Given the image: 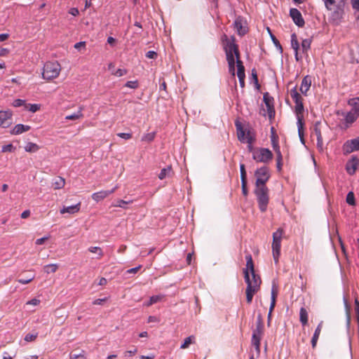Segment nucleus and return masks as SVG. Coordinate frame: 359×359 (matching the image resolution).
<instances>
[{
  "label": "nucleus",
  "mask_w": 359,
  "mask_h": 359,
  "mask_svg": "<svg viewBox=\"0 0 359 359\" xmlns=\"http://www.w3.org/2000/svg\"><path fill=\"white\" fill-rule=\"evenodd\" d=\"M34 279V276L32 275V276L27 277V278H25V279H23V278L18 279V282H19L21 284H28L30 282H32Z\"/></svg>",
  "instance_id": "3c124183"
},
{
  "label": "nucleus",
  "mask_w": 359,
  "mask_h": 359,
  "mask_svg": "<svg viewBox=\"0 0 359 359\" xmlns=\"http://www.w3.org/2000/svg\"><path fill=\"white\" fill-rule=\"evenodd\" d=\"M325 7L331 11L330 19L333 22L338 23L344 15V9L339 5H337L335 0H323Z\"/></svg>",
  "instance_id": "39448f33"
},
{
  "label": "nucleus",
  "mask_w": 359,
  "mask_h": 359,
  "mask_svg": "<svg viewBox=\"0 0 359 359\" xmlns=\"http://www.w3.org/2000/svg\"><path fill=\"white\" fill-rule=\"evenodd\" d=\"M117 135L125 140H130L132 138V133H119Z\"/></svg>",
  "instance_id": "5fc2aeb1"
},
{
  "label": "nucleus",
  "mask_w": 359,
  "mask_h": 359,
  "mask_svg": "<svg viewBox=\"0 0 359 359\" xmlns=\"http://www.w3.org/2000/svg\"><path fill=\"white\" fill-rule=\"evenodd\" d=\"M236 130H237V136L238 140L241 142H245V130L243 128L240 123H236Z\"/></svg>",
  "instance_id": "a878e982"
},
{
  "label": "nucleus",
  "mask_w": 359,
  "mask_h": 359,
  "mask_svg": "<svg viewBox=\"0 0 359 359\" xmlns=\"http://www.w3.org/2000/svg\"><path fill=\"white\" fill-rule=\"evenodd\" d=\"M354 304H355V311L356 316H357V321L359 324V301H358V298L355 299Z\"/></svg>",
  "instance_id": "6e6d98bb"
},
{
  "label": "nucleus",
  "mask_w": 359,
  "mask_h": 359,
  "mask_svg": "<svg viewBox=\"0 0 359 359\" xmlns=\"http://www.w3.org/2000/svg\"><path fill=\"white\" fill-rule=\"evenodd\" d=\"M263 333V325L262 322L261 316L258 317V323L257 325V329L253 332L252 337V343L257 348V349H259L260 341L262 339V335Z\"/></svg>",
  "instance_id": "9d476101"
},
{
  "label": "nucleus",
  "mask_w": 359,
  "mask_h": 359,
  "mask_svg": "<svg viewBox=\"0 0 359 359\" xmlns=\"http://www.w3.org/2000/svg\"><path fill=\"white\" fill-rule=\"evenodd\" d=\"M279 138L273 127L271 128V142L272 148L279 145Z\"/></svg>",
  "instance_id": "bb28decb"
},
{
  "label": "nucleus",
  "mask_w": 359,
  "mask_h": 359,
  "mask_svg": "<svg viewBox=\"0 0 359 359\" xmlns=\"http://www.w3.org/2000/svg\"><path fill=\"white\" fill-rule=\"evenodd\" d=\"M127 72L128 71L126 69H118L115 72H112V74H114L116 76L120 77L126 75Z\"/></svg>",
  "instance_id": "49530a36"
},
{
  "label": "nucleus",
  "mask_w": 359,
  "mask_h": 359,
  "mask_svg": "<svg viewBox=\"0 0 359 359\" xmlns=\"http://www.w3.org/2000/svg\"><path fill=\"white\" fill-rule=\"evenodd\" d=\"M69 13L74 16H76L79 14V11L76 8H72L69 10Z\"/></svg>",
  "instance_id": "774afa93"
},
{
  "label": "nucleus",
  "mask_w": 359,
  "mask_h": 359,
  "mask_svg": "<svg viewBox=\"0 0 359 359\" xmlns=\"http://www.w3.org/2000/svg\"><path fill=\"white\" fill-rule=\"evenodd\" d=\"M162 299V297L161 296H159V295H156V296H152L150 297V304H156L158 302H160Z\"/></svg>",
  "instance_id": "13d9d810"
},
{
  "label": "nucleus",
  "mask_w": 359,
  "mask_h": 359,
  "mask_svg": "<svg viewBox=\"0 0 359 359\" xmlns=\"http://www.w3.org/2000/svg\"><path fill=\"white\" fill-rule=\"evenodd\" d=\"M320 334V333L318 332H314L313 336L311 339V344L313 348H316Z\"/></svg>",
  "instance_id": "c03bdc74"
},
{
  "label": "nucleus",
  "mask_w": 359,
  "mask_h": 359,
  "mask_svg": "<svg viewBox=\"0 0 359 359\" xmlns=\"http://www.w3.org/2000/svg\"><path fill=\"white\" fill-rule=\"evenodd\" d=\"M58 268V266L55 264H48L44 266V271L47 273H55Z\"/></svg>",
  "instance_id": "e433bc0d"
},
{
  "label": "nucleus",
  "mask_w": 359,
  "mask_h": 359,
  "mask_svg": "<svg viewBox=\"0 0 359 359\" xmlns=\"http://www.w3.org/2000/svg\"><path fill=\"white\" fill-rule=\"evenodd\" d=\"M80 208H81V202L78 203L77 204H76L74 205L63 207L60 210V213L61 214H65V213L74 214V213L78 212L80 210Z\"/></svg>",
  "instance_id": "412c9836"
},
{
  "label": "nucleus",
  "mask_w": 359,
  "mask_h": 359,
  "mask_svg": "<svg viewBox=\"0 0 359 359\" xmlns=\"http://www.w3.org/2000/svg\"><path fill=\"white\" fill-rule=\"evenodd\" d=\"M157 55V53L154 50H149L146 53V57L149 59H156Z\"/></svg>",
  "instance_id": "4d7b16f0"
},
{
  "label": "nucleus",
  "mask_w": 359,
  "mask_h": 359,
  "mask_svg": "<svg viewBox=\"0 0 359 359\" xmlns=\"http://www.w3.org/2000/svg\"><path fill=\"white\" fill-rule=\"evenodd\" d=\"M137 348L134 346L132 350L125 351L124 355L126 357H127V356L130 357V356L135 355L137 353Z\"/></svg>",
  "instance_id": "603ef678"
},
{
  "label": "nucleus",
  "mask_w": 359,
  "mask_h": 359,
  "mask_svg": "<svg viewBox=\"0 0 359 359\" xmlns=\"http://www.w3.org/2000/svg\"><path fill=\"white\" fill-rule=\"evenodd\" d=\"M106 301H107V298L97 299L93 301V305H102Z\"/></svg>",
  "instance_id": "680f3d73"
},
{
  "label": "nucleus",
  "mask_w": 359,
  "mask_h": 359,
  "mask_svg": "<svg viewBox=\"0 0 359 359\" xmlns=\"http://www.w3.org/2000/svg\"><path fill=\"white\" fill-rule=\"evenodd\" d=\"M133 202V201H126L124 200L118 199L114 203H113L114 207H119L124 209H127L126 205L130 204Z\"/></svg>",
  "instance_id": "c9c22d12"
},
{
  "label": "nucleus",
  "mask_w": 359,
  "mask_h": 359,
  "mask_svg": "<svg viewBox=\"0 0 359 359\" xmlns=\"http://www.w3.org/2000/svg\"><path fill=\"white\" fill-rule=\"evenodd\" d=\"M171 172V167L170 166H168L167 168H163L159 175H158V178L160 180H163L165 179L167 176H170V174Z\"/></svg>",
  "instance_id": "473e14b6"
},
{
  "label": "nucleus",
  "mask_w": 359,
  "mask_h": 359,
  "mask_svg": "<svg viewBox=\"0 0 359 359\" xmlns=\"http://www.w3.org/2000/svg\"><path fill=\"white\" fill-rule=\"evenodd\" d=\"M291 46L294 50H299V41L295 34H292L291 36Z\"/></svg>",
  "instance_id": "72a5a7b5"
},
{
  "label": "nucleus",
  "mask_w": 359,
  "mask_h": 359,
  "mask_svg": "<svg viewBox=\"0 0 359 359\" xmlns=\"http://www.w3.org/2000/svg\"><path fill=\"white\" fill-rule=\"evenodd\" d=\"M65 185V180L62 177H57L52 182V187L55 190L61 189Z\"/></svg>",
  "instance_id": "5701e85b"
},
{
  "label": "nucleus",
  "mask_w": 359,
  "mask_h": 359,
  "mask_svg": "<svg viewBox=\"0 0 359 359\" xmlns=\"http://www.w3.org/2000/svg\"><path fill=\"white\" fill-rule=\"evenodd\" d=\"M194 336H189L187 337L184 343L181 345L180 348L182 349H185L189 347V346L194 342Z\"/></svg>",
  "instance_id": "4c0bfd02"
},
{
  "label": "nucleus",
  "mask_w": 359,
  "mask_h": 359,
  "mask_svg": "<svg viewBox=\"0 0 359 359\" xmlns=\"http://www.w3.org/2000/svg\"><path fill=\"white\" fill-rule=\"evenodd\" d=\"M60 72L61 66L58 62H46L43 65L42 78L46 80H52L57 78Z\"/></svg>",
  "instance_id": "20e7f679"
},
{
  "label": "nucleus",
  "mask_w": 359,
  "mask_h": 359,
  "mask_svg": "<svg viewBox=\"0 0 359 359\" xmlns=\"http://www.w3.org/2000/svg\"><path fill=\"white\" fill-rule=\"evenodd\" d=\"M309 320L308 311L304 307H302L299 311V321L302 325H306Z\"/></svg>",
  "instance_id": "b1692460"
},
{
  "label": "nucleus",
  "mask_w": 359,
  "mask_h": 359,
  "mask_svg": "<svg viewBox=\"0 0 359 359\" xmlns=\"http://www.w3.org/2000/svg\"><path fill=\"white\" fill-rule=\"evenodd\" d=\"M359 116V113L352 107V109L348 111L345 117V121L346 123L351 124L354 123Z\"/></svg>",
  "instance_id": "aec40b11"
},
{
  "label": "nucleus",
  "mask_w": 359,
  "mask_h": 359,
  "mask_svg": "<svg viewBox=\"0 0 359 359\" xmlns=\"http://www.w3.org/2000/svg\"><path fill=\"white\" fill-rule=\"evenodd\" d=\"M125 86L130 88L135 89L138 87V82L137 81H129L126 82Z\"/></svg>",
  "instance_id": "8fccbe9b"
},
{
  "label": "nucleus",
  "mask_w": 359,
  "mask_h": 359,
  "mask_svg": "<svg viewBox=\"0 0 359 359\" xmlns=\"http://www.w3.org/2000/svg\"><path fill=\"white\" fill-rule=\"evenodd\" d=\"M346 203L351 205H355V196L354 194L352 191H350L348 193L346 196Z\"/></svg>",
  "instance_id": "ea45409f"
},
{
  "label": "nucleus",
  "mask_w": 359,
  "mask_h": 359,
  "mask_svg": "<svg viewBox=\"0 0 359 359\" xmlns=\"http://www.w3.org/2000/svg\"><path fill=\"white\" fill-rule=\"evenodd\" d=\"M255 141V137L250 133V131H248L245 135V142H248V144H252V142Z\"/></svg>",
  "instance_id": "09e8293b"
},
{
  "label": "nucleus",
  "mask_w": 359,
  "mask_h": 359,
  "mask_svg": "<svg viewBox=\"0 0 359 359\" xmlns=\"http://www.w3.org/2000/svg\"><path fill=\"white\" fill-rule=\"evenodd\" d=\"M13 114L11 111H0V127L6 128L13 123Z\"/></svg>",
  "instance_id": "ddd939ff"
},
{
  "label": "nucleus",
  "mask_w": 359,
  "mask_h": 359,
  "mask_svg": "<svg viewBox=\"0 0 359 359\" xmlns=\"http://www.w3.org/2000/svg\"><path fill=\"white\" fill-rule=\"evenodd\" d=\"M246 266L244 269V278L247 283L245 290L248 304H251L253 296L259 290L262 283L260 277L255 274L252 255L248 253L245 256Z\"/></svg>",
  "instance_id": "f257e3e1"
},
{
  "label": "nucleus",
  "mask_w": 359,
  "mask_h": 359,
  "mask_svg": "<svg viewBox=\"0 0 359 359\" xmlns=\"http://www.w3.org/2000/svg\"><path fill=\"white\" fill-rule=\"evenodd\" d=\"M290 15L293 22L299 27H304L305 22L300 11L297 8H291Z\"/></svg>",
  "instance_id": "2eb2a0df"
},
{
  "label": "nucleus",
  "mask_w": 359,
  "mask_h": 359,
  "mask_svg": "<svg viewBox=\"0 0 359 359\" xmlns=\"http://www.w3.org/2000/svg\"><path fill=\"white\" fill-rule=\"evenodd\" d=\"M40 304V300L36 298H34L28 302H27L26 304L27 305H32V306H37Z\"/></svg>",
  "instance_id": "052dcab7"
},
{
  "label": "nucleus",
  "mask_w": 359,
  "mask_h": 359,
  "mask_svg": "<svg viewBox=\"0 0 359 359\" xmlns=\"http://www.w3.org/2000/svg\"><path fill=\"white\" fill-rule=\"evenodd\" d=\"M298 131L304 130L303 114L297 115Z\"/></svg>",
  "instance_id": "a19ab883"
},
{
  "label": "nucleus",
  "mask_w": 359,
  "mask_h": 359,
  "mask_svg": "<svg viewBox=\"0 0 359 359\" xmlns=\"http://www.w3.org/2000/svg\"><path fill=\"white\" fill-rule=\"evenodd\" d=\"M222 41L224 42V48L229 65V72L234 76L236 64L234 57H236V60L241 58L238 46L236 43V39L234 36H231L229 39L226 35H224Z\"/></svg>",
  "instance_id": "f03ea898"
},
{
  "label": "nucleus",
  "mask_w": 359,
  "mask_h": 359,
  "mask_svg": "<svg viewBox=\"0 0 359 359\" xmlns=\"http://www.w3.org/2000/svg\"><path fill=\"white\" fill-rule=\"evenodd\" d=\"M88 251L92 253L97 254V259H101L104 255L103 251H102V248L100 247H93V246L90 247L88 248Z\"/></svg>",
  "instance_id": "7c9ffc66"
},
{
  "label": "nucleus",
  "mask_w": 359,
  "mask_h": 359,
  "mask_svg": "<svg viewBox=\"0 0 359 359\" xmlns=\"http://www.w3.org/2000/svg\"><path fill=\"white\" fill-rule=\"evenodd\" d=\"M240 171L241 181H247V173L245 170V165L243 163L240 165Z\"/></svg>",
  "instance_id": "79ce46f5"
},
{
  "label": "nucleus",
  "mask_w": 359,
  "mask_h": 359,
  "mask_svg": "<svg viewBox=\"0 0 359 359\" xmlns=\"http://www.w3.org/2000/svg\"><path fill=\"white\" fill-rule=\"evenodd\" d=\"M348 104L359 113V97L350 99Z\"/></svg>",
  "instance_id": "f704fd0d"
},
{
  "label": "nucleus",
  "mask_w": 359,
  "mask_h": 359,
  "mask_svg": "<svg viewBox=\"0 0 359 359\" xmlns=\"http://www.w3.org/2000/svg\"><path fill=\"white\" fill-rule=\"evenodd\" d=\"M351 4L353 8L359 11V0H351Z\"/></svg>",
  "instance_id": "0e129e2a"
},
{
  "label": "nucleus",
  "mask_w": 359,
  "mask_h": 359,
  "mask_svg": "<svg viewBox=\"0 0 359 359\" xmlns=\"http://www.w3.org/2000/svg\"><path fill=\"white\" fill-rule=\"evenodd\" d=\"M30 126L23 124H18L16 125L11 130V134L13 135H19L24 132H27L30 130Z\"/></svg>",
  "instance_id": "4be33fe9"
},
{
  "label": "nucleus",
  "mask_w": 359,
  "mask_h": 359,
  "mask_svg": "<svg viewBox=\"0 0 359 359\" xmlns=\"http://www.w3.org/2000/svg\"><path fill=\"white\" fill-rule=\"evenodd\" d=\"M242 192L244 196H247L248 191L247 189V181H241Z\"/></svg>",
  "instance_id": "bf43d9fd"
},
{
  "label": "nucleus",
  "mask_w": 359,
  "mask_h": 359,
  "mask_svg": "<svg viewBox=\"0 0 359 359\" xmlns=\"http://www.w3.org/2000/svg\"><path fill=\"white\" fill-rule=\"evenodd\" d=\"M315 135L317 138V147L320 149H323V137H322L321 132H320V129H318L317 127L315 128Z\"/></svg>",
  "instance_id": "c85d7f7f"
},
{
  "label": "nucleus",
  "mask_w": 359,
  "mask_h": 359,
  "mask_svg": "<svg viewBox=\"0 0 359 359\" xmlns=\"http://www.w3.org/2000/svg\"><path fill=\"white\" fill-rule=\"evenodd\" d=\"M359 165V159L353 156L346 165V170L349 175H353Z\"/></svg>",
  "instance_id": "dca6fc26"
},
{
  "label": "nucleus",
  "mask_w": 359,
  "mask_h": 359,
  "mask_svg": "<svg viewBox=\"0 0 359 359\" xmlns=\"http://www.w3.org/2000/svg\"><path fill=\"white\" fill-rule=\"evenodd\" d=\"M233 26L237 34L240 36H244L248 32L247 21L241 16L236 18L233 22Z\"/></svg>",
  "instance_id": "9b49d317"
},
{
  "label": "nucleus",
  "mask_w": 359,
  "mask_h": 359,
  "mask_svg": "<svg viewBox=\"0 0 359 359\" xmlns=\"http://www.w3.org/2000/svg\"><path fill=\"white\" fill-rule=\"evenodd\" d=\"M254 193L257 197L259 208L262 212H266L269 202V190L266 186H255Z\"/></svg>",
  "instance_id": "7ed1b4c3"
},
{
  "label": "nucleus",
  "mask_w": 359,
  "mask_h": 359,
  "mask_svg": "<svg viewBox=\"0 0 359 359\" xmlns=\"http://www.w3.org/2000/svg\"><path fill=\"white\" fill-rule=\"evenodd\" d=\"M236 63L237 66V76H245V67L243 65V62L241 61V58H238V60H236Z\"/></svg>",
  "instance_id": "c756f323"
},
{
  "label": "nucleus",
  "mask_w": 359,
  "mask_h": 359,
  "mask_svg": "<svg viewBox=\"0 0 359 359\" xmlns=\"http://www.w3.org/2000/svg\"><path fill=\"white\" fill-rule=\"evenodd\" d=\"M264 102L266 107L267 114L270 120L275 117L276 111L273 107V98L270 97L268 93L264 95Z\"/></svg>",
  "instance_id": "4468645a"
},
{
  "label": "nucleus",
  "mask_w": 359,
  "mask_h": 359,
  "mask_svg": "<svg viewBox=\"0 0 359 359\" xmlns=\"http://www.w3.org/2000/svg\"><path fill=\"white\" fill-rule=\"evenodd\" d=\"M256 177L255 186H266V183L270 178L269 168L266 166L258 168L255 172Z\"/></svg>",
  "instance_id": "1a4fd4ad"
},
{
  "label": "nucleus",
  "mask_w": 359,
  "mask_h": 359,
  "mask_svg": "<svg viewBox=\"0 0 359 359\" xmlns=\"http://www.w3.org/2000/svg\"><path fill=\"white\" fill-rule=\"evenodd\" d=\"M311 77L309 75L303 78L299 89L303 95H307V92L309 90L311 86Z\"/></svg>",
  "instance_id": "a211bd4d"
},
{
  "label": "nucleus",
  "mask_w": 359,
  "mask_h": 359,
  "mask_svg": "<svg viewBox=\"0 0 359 359\" xmlns=\"http://www.w3.org/2000/svg\"><path fill=\"white\" fill-rule=\"evenodd\" d=\"M252 158L257 163H268L273 158L272 152L266 148H256L252 150Z\"/></svg>",
  "instance_id": "0eeeda50"
},
{
  "label": "nucleus",
  "mask_w": 359,
  "mask_h": 359,
  "mask_svg": "<svg viewBox=\"0 0 359 359\" xmlns=\"http://www.w3.org/2000/svg\"><path fill=\"white\" fill-rule=\"evenodd\" d=\"M25 149L27 152H36L39 149V147L35 143L29 142L25 146Z\"/></svg>",
  "instance_id": "2f4dec72"
},
{
  "label": "nucleus",
  "mask_w": 359,
  "mask_h": 359,
  "mask_svg": "<svg viewBox=\"0 0 359 359\" xmlns=\"http://www.w3.org/2000/svg\"><path fill=\"white\" fill-rule=\"evenodd\" d=\"M140 268H141V266L140 265L137 267L130 269L127 271V273H135L140 269Z\"/></svg>",
  "instance_id": "69168bd1"
},
{
  "label": "nucleus",
  "mask_w": 359,
  "mask_h": 359,
  "mask_svg": "<svg viewBox=\"0 0 359 359\" xmlns=\"http://www.w3.org/2000/svg\"><path fill=\"white\" fill-rule=\"evenodd\" d=\"M311 39H306L302 41V52L303 54H307L308 50L311 48Z\"/></svg>",
  "instance_id": "cd10ccee"
},
{
  "label": "nucleus",
  "mask_w": 359,
  "mask_h": 359,
  "mask_svg": "<svg viewBox=\"0 0 359 359\" xmlns=\"http://www.w3.org/2000/svg\"><path fill=\"white\" fill-rule=\"evenodd\" d=\"M117 187H115L114 189L109 191H100L98 192H95L92 194V198L96 202L102 201L104 198H106L108 196L113 194L117 189Z\"/></svg>",
  "instance_id": "f3484780"
},
{
  "label": "nucleus",
  "mask_w": 359,
  "mask_h": 359,
  "mask_svg": "<svg viewBox=\"0 0 359 359\" xmlns=\"http://www.w3.org/2000/svg\"><path fill=\"white\" fill-rule=\"evenodd\" d=\"M283 166V155L276 156V168L278 172L282 170Z\"/></svg>",
  "instance_id": "37998d69"
},
{
  "label": "nucleus",
  "mask_w": 359,
  "mask_h": 359,
  "mask_svg": "<svg viewBox=\"0 0 359 359\" xmlns=\"http://www.w3.org/2000/svg\"><path fill=\"white\" fill-rule=\"evenodd\" d=\"M26 107L32 112H36L40 109V105L37 104H29Z\"/></svg>",
  "instance_id": "a18cd8bd"
},
{
  "label": "nucleus",
  "mask_w": 359,
  "mask_h": 359,
  "mask_svg": "<svg viewBox=\"0 0 359 359\" xmlns=\"http://www.w3.org/2000/svg\"><path fill=\"white\" fill-rule=\"evenodd\" d=\"M83 109V107H82V106L80 107L79 110L76 113L66 116L65 119L74 121V120H78V119L82 118L83 117V114L82 113Z\"/></svg>",
  "instance_id": "393cba45"
},
{
  "label": "nucleus",
  "mask_w": 359,
  "mask_h": 359,
  "mask_svg": "<svg viewBox=\"0 0 359 359\" xmlns=\"http://www.w3.org/2000/svg\"><path fill=\"white\" fill-rule=\"evenodd\" d=\"M359 150V136L355 139L347 140L342 146V151L344 154H351Z\"/></svg>",
  "instance_id": "f8f14e48"
},
{
  "label": "nucleus",
  "mask_w": 359,
  "mask_h": 359,
  "mask_svg": "<svg viewBox=\"0 0 359 359\" xmlns=\"http://www.w3.org/2000/svg\"><path fill=\"white\" fill-rule=\"evenodd\" d=\"M24 104H25L24 100L18 99L14 101L13 106L14 107H20V106L23 105Z\"/></svg>",
  "instance_id": "e2e57ef3"
},
{
  "label": "nucleus",
  "mask_w": 359,
  "mask_h": 359,
  "mask_svg": "<svg viewBox=\"0 0 359 359\" xmlns=\"http://www.w3.org/2000/svg\"><path fill=\"white\" fill-rule=\"evenodd\" d=\"M277 295H278L277 289L276 287H273L272 290H271V305H270L269 311V314H268V325H270L271 313H272V311H273L274 307L276 306V301Z\"/></svg>",
  "instance_id": "6ab92c4d"
},
{
  "label": "nucleus",
  "mask_w": 359,
  "mask_h": 359,
  "mask_svg": "<svg viewBox=\"0 0 359 359\" xmlns=\"http://www.w3.org/2000/svg\"><path fill=\"white\" fill-rule=\"evenodd\" d=\"M155 135H156L155 133H147L142 136V141L147 142H151L154 140Z\"/></svg>",
  "instance_id": "58836bf2"
},
{
  "label": "nucleus",
  "mask_w": 359,
  "mask_h": 359,
  "mask_svg": "<svg viewBox=\"0 0 359 359\" xmlns=\"http://www.w3.org/2000/svg\"><path fill=\"white\" fill-rule=\"evenodd\" d=\"M13 149H14L13 145L12 144H6V145H4L2 147L1 151L2 152H7V151L11 152V151H13Z\"/></svg>",
  "instance_id": "864d4df0"
},
{
  "label": "nucleus",
  "mask_w": 359,
  "mask_h": 359,
  "mask_svg": "<svg viewBox=\"0 0 359 359\" xmlns=\"http://www.w3.org/2000/svg\"><path fill=\"white\" fill-rule=\"evenodd\" d=\"M290 96L295 103L294 111L296 115H300L304 114V107L303 104V97L298 93L297 87L295 86L290 90Z\"/></svg>",
  "instance_id": "6e6552de"
},
{
  "label": "nucleus",
  "mask_w": 359,
  "mask_h": 359,
  "mask_svg": "<svg viewBox=\"0 0 359 359\" xmlns=\"http://www.w3.org/2000/svg\"><path fill=\"white\" fill-rule=\"evenodd\" d=\"M285 233L283 229L279 228L273 233L272 255L276 264L278 263L280 255L281 242Z\"/></svg>",
  "instance_id": "423d86ee"
},
{
  "label": "nucleus",
  "mask_w": 359,
  "mask_h": 359,
  "mask_svg": "<svg viewBox=\"0 0 359 359\" xmlns=\"http://www.w3.org/2000/svg\"><path fill=\"white\" fill-rule=\"evenodd\" d=\"M37 337V333H35V334H32V333H28L25 335V341H27V342H30V341H34Z\"/></svg>",
  "instance_id": "de8ad7c7"
},
{
  "label": "nucleus",
  "mask_w": 359,
  "mask_h": 359,
  "mask_svg": "<svg viewBox=\"0 0 359 359\" xmlns=\"http://www.w3.org/2000/svg\"><path fill=\"white\" fill-rule=\"evenodd\" d=\"M245 76H240V75L238 76L239 83H240V86L241 88L245 87Z\"/></svg>",
  "instance_id": "338daca9"
}]
</instances>
